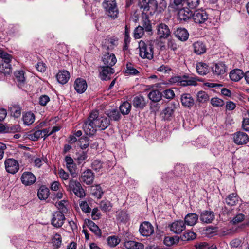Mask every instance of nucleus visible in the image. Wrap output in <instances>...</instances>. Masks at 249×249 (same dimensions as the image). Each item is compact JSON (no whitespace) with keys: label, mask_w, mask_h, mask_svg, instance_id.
Listing matches in <instances>:
<instances>
[{"label":"nucleus","mask_w":249,"mask_h":249,"mask_svg":"<svg viewBox=\"0 0 249 249\" xmlns=\"http://www.w3.org/2000/svg\"><path fill=\"white\" fill-rule=\"evenodd\" d=\"M109 119L99 116L98 111H92L83 124V129L87 135L92 136L97 131V128L105 130L109 125Z\"/></svg>","instance_id":"nucleus-1"},{"label":"nucleus","mask_w":249,"mask_h":249,"mask_svg":"<svg viewBox=\"0 0 249 249\" xmlns=\"http://www.w3.org/2000/svg\"><path fill=\"white\" fill-rule=\"evenodd\" d=\"M62 193L58 192L54 194L53 197V203L59 210L55 213L52 220V224L56 228L61 227L62 225Z\"/></svg>","instance_id":"nucleus-2"},{"label":"nucleus","mask_w":249,"mask_h":249,"mask_svg":"<svg viewBox=\"0 0 249 249\" xmlns=\"http://www.w3.org/2000/svg\"><path fill=\"white\" fill-rule=\"evenodd\" d=\"M139 54L143 59L149 60L153 58V45L148 42L141 40L139 43Z\"/></svg>","instance_id":"nucleus-3"},{"label":"nucleus","mask_w":249,"mask_h":249,"mask_svg":"<svg viewBox=\"0 0 249 249\" xmlns=\"http://www.w3.org/2000/svg\"><path fill=\"white\" fill-rule=\"evenodd\" d=\"M169 83L171 84H177L181 86H196V81L192 77H189L188 75H184L182 76H174L169 80Z\"/></svg>","instance_id":"nucleus-4"},{"label":"nucleus","mask_w":249,"mask_h":249,"mask_svg":"<svg viewBox=\"0 0 249 249\" xmlns=\"http://www.w3.org/2000/svg\"><path fill=\"white\" fill-rule=\"evenodd\" d=\"M102 5L106 14L109 17L113 19L117 18L119 10L115 0H105Z\"/></svg>","instance_id":"nucleus-5"},{"label":"nucleus","mask_w":249,"mask_h":249,"mask_svg":"<svg viewBox=\"0 0 249 249\" xmlns=\"http://www.w3.org/2000/svg\"><path fill=\"white\" fill-rule=\"evenodd\" d=\"M68 190L72 191L78 197L82 198L85 196V193L81 184L78 181L70 180L68 185H66Z\"/></svg>","instance_id":"nucleus-6"},{"label":"nucleus","mask_w":249,"mask_h":249,"mask_svg":"<svg viewBox=\"0 0 249 249\" xmlns=\"http://www.w3.org/2000/svg\"><path fill=\"white\" fill-rule=\"evenodd\" d=\"M157 35L160 39H167L171 35V31L169 27L164 23H160L157 25Z\"/></svg>","instance_id":"nucleus-7"},{"label":"nucleus","mask_w":249,"mask_h":249,"mask_svg":"<svg viewBox=\"0 0 249 249\" xmlns=\"http://www.w3.org/2000/svg\"><path fill=\"white\" fill-rule=\"evenodd\" d=\"M6 171L11 174H15L19 170L18 162L14 159L9 158L6 159L4 162Z\"/></svg>","instance_id":"nucleus-8"},{"label":"nucleus","mask_w":249,"mask_h":249,"mask_svg":"<svg viewBox=\"0 0 249 249\" xmlns=\"http://www.w3.org/2000/svg\"><path fill=\"white\" fill-rule=\"evenodd\" d=\"M176 109V104L171 103L162 110L161 112L162 118L165 121H170L173 118L174 113Z\"/></svg>","instance_id":"nucleus-9"},{"label":"nucleus","mask_w":249,"mask_h":249,"mask_svg":"<svg viewBox=\"0 0 249 249\" xmlns=\"http://www.w3.org/2000/svg\"><path fill=\"white\" fill-rule=\"evenodd\" d=\"M194 21L198 24L204 23L208 18V15L204 10H198L192 14Z\"/></svg>","instance_id":"nucleus-10"},{"label":"nucleus","mask_w":249,"mask_h":249,"mask_svg":"<svg viewBox=\"0 0 249 249\" xmlns=\"http://www.w3.org/2000/svg\"><path fill=\"white\" fill-rule=\"evenodd\" d=\"M199 218L203 223H211L215 219L214 213L210 210H204L200 213Z\"/></svg>","instance_id":"nucleus-11"},{"label":"nucleus","mask_w":249,"mask_h":249,"mask_svg":"<svg viewBox=\"0 0 249 249\" xmlns=\"http://www.w3.org/2000/svg\"><path fill=\"white\" fill-rule=\"evenodd\" d=\"M171 231L175 234H180L185 229V225L182 220H177L169 225Z\"/></svg>","instance_id":"nucleus-12"},{"label":"nucleus","mask_w":249,"mask_h":249,"mask_svg":"<svg viewBox=\"0 0 249 249\" xmlns=\"http://www.w3.org/2000/svg\"><path fill=\"white\" fill-rule=\"evenodd\" d=\"M139 231L143 236H148L154 232L153 226L148 222H144L141 224Z\"/></svg>","instance_id":"nucleus-13"},{"label":"nucleus","mask_w":249,"mask_h":249,"mask_svg":"<svg viewBox=\"0 0 249 249\" xmlns=\"http://www.w3.org/2000/svg\"><path fill=\"white\" fill-rule=\"evenodd\" d=\"M94 175L90 169H87L83 172L80 177V181L87 185L91 184L94 180Z\"/></svg>","instance_id":"nucleus-14"},{"label":"nucleus","mask_w":249,"mask_h":249,"mask_svg":"<svg viewBox=\"0 0 249 249\" xmlns=\"http://www.w3.org/2000/svg\"><path fill=\"white\" fill-rule=\"evenodd\" d=\"M248 141L249 137L245 132L239 131L234 134V142L238 145L246 144Z\"/></svg>","instance_id":"nucleus-15"},{"label":"nucleus","mask_w":249,"mask_h":249,"mask_svg":"<svg viewBox=\"0 0 249 249\" xmlns=\"http://www.w3.org/2000/svg\"><path fill=\"white\" fill-rule=\"evenodd\" d=\"M100 77L103 80H108L110 76L114 73V70L111 66H104L101 67Z\"/></svg>","instance_id":"nucleus-16"},{"label":"nucleus","mask_w":249,"mask_h":249,"mask_svg":"<svg viewBox=\"0 0 249 249\" xmlns=\"http://www.w3.org/2000/svg\"><path fill=\"white\" fill-rule=\"evenodd\" d=\"M21 180L23 184L26 186H28L35 182L36 178L31 172H26L23 173L21 177Z\"/></svg>","instance_id":"nucleus-17"},{"label":"nucleus","mask_w":249,"mask_h":249,"mask_svg":"<svg viewBox=\"0 0 249 249\" xmlns=\"http://www.w3.org/2000/svg\"><path fill=\"white\" fill-rule=\"evenodd\" d=\"M74 87L77 93H83L87 88V84L85 80L78 78L74 82Z\"/></svg>","instance_id":"nucleus-18"},{"label":"nucleus","mask_w":249,"mask_h":249,"mask_svg":"<svg viewBox=\"0 0 249 249\" xmlns=\"http://www.w3.org/2000/svg\"><path fill=\"white\" fill-rule=\"evenodd\" d=\"M181 103L184 107L187 108L192 107L194 105V100L191 94L184 93L181 95Z\"/></svg>","instance_id":"nucleus-19"},{"label":"nucleus","mask_w":249,"mask_h":249,"mask_svg":"<svg viewBox=\"0 0 249 249\" xmlns=\"http://www.w3.org/2000/svg\"><path fill=\"white\" fill-rule=\"evenodd\" d=\"M175 36L180 41H185L189 37V34L184 28H178L174 32Z\"/></svg>","instance_id":"nucleus-20"},{"label":"nucleus","mask_w":249,"mask_h":249,"mask_svg":"<svg viewBox=\"0 0 249 249\" xmlns=\"http://www.w3.org/2000/svg\"><path fill=\"white\" fill-rule=\"evenodd\" d=\"M146 101L144 97L138 95L134 97L132 100V105L134 107L138 109H143L146 105Z\"/></svg>","instance_id":"nucleus-21"},{"label":"nucleus","mask_w":249,"mask_h":249,"mask_svg":"<svg viewBox=\"0 0 249 249\" xmlns=\"http://www.w3.org/2000/svg\"><path fill=\"white\" fill-rule=\"evenodd\" d=\"M212 71L214 75L219 76L223 75L226 72L227 68L225 64L220 62L213 65Z\"/></svg>","instance_id":"nucleus-22"},{"label":"nucleus","mask_w":249,"mask_h":249,"mask_svg":"<svg viewBox=\"0 0 249 249\" xmlns=\"http://www.w3.org/2000/svg\"><path fill=\"white\" fill-rule=\"evenodd\" d=\"M118 44V39L116 37H107L105 39V44L103 46L107 50H111L117 46Z\"/></svg>","instance_id":"nucleus-23"},{"label":"nucleus","mask_w":249,"mask_h":249,"mask_svg":"<svg viewBox=\"0 0 249 249\" xmlns=\"http://www.w3.org/2000/svg\"><path fill=\"white\" fill-rule=\"evenodd\" d=\"M65 160L66 163V166L72 177L76 176V165L73 161V159L68 156H66Z\"/></svg>","instance_id":"nucleus-24"},{"label":"nucleus","mask_w":249,"mask_h":249,"mask_svg":"<svg viewBox=\"0 0 249 249\" xmlns=\"http://www.w3.org/2000/svg\"><path fill=\"white\" fill-rule=\"evenodd\" d=\"M15 80L17 83L18 86L21 88L25 84V78L24 72L21 71H17L14 72Z\"/></svg>","instance_id":"nucleus-25"},{"label":"nucleus","mask_w":249,"mask_h":249,"mask_svg":"<svg viewBox=\"0 0 249 249\" xmlns=\"http://www.w3.org/2000/svg\"><path fill=\"white\" fill-rule=\"evenodd\" d=\"M194 52L198 55L204 53L207 50L205 44L202 41H196L193 43Z\"/></svg>","instance_id":"nucleus-26"},{"label":"nucleus","mask_w":249,"mask_h":249,"mask_svg":"<svg viewBox=\"0 0 249 249\" xmlns=\"http://www.w3.org/2000/svg\"><path fill=\"white\" fill-rule=\"evenodd\" d=\"M192 12L188 8H183L179 10L178 12V18L180 20L186 21L192 17Z\"/></svg>","instance_id":"nucleus-27"},{"label":"nucleus","mask_w":249,"mask_h":249,"mask_svg":"<svg viewBox=\"0 0 249 249\" xmlns=\"http://www.w3.org/2000/svg\"><path fill=\"white\" fill-rule=\"evenodd\" d=\"M198 215L195 213L187 214L184 217V223L188 226H194L198 220Z\"/></svg>","instance_id":"nucleus-28"},{"label":"nucleus","mask_w":249,"mask_h":249,"mask_svg":"<svg viewBox=\"0 0 249 249\" xmlns=\"http://www.w3.org/2000/svg\"><path fill=\"white\" fill-rule=\"evenodd\" d=\"M103 61L105 65L112 67L116 63L117 59L114 54L107 53L104 55Z\"/></svg>","instance_id":"nucleus-29"},{"label":"nucleus","mask_w":249,"mask_h":249,"mask_svg":"<svg viewBox=\"0 0 249 249\" xmlns=\"http://www.w3.org/2000/svg\"><path fill=\"white\" fill-rule=\"evenodd\" d=\"M245 75L243 71L240 69H236L232 70L230 73V77L232 81H238Z\"/></svg>","instance_id":"nucleus-30"},{"label":"nucleus","mask_w":249,"mask_h":249,"mask_svg":"<svg viewBox=\"0 0 249 249\" xmlns=\"http://www.w3.org/2000/svg\"><path fill=\"white\" fill-rule=\"evenodd\" d=\"M162 96V93L158 89L152 90L148 94V98L153 102H159Z\"/></svg>","instance_id":"nucleus-31"},{"label":"nucleus","mask_w":249,"mask_h":249,"mask_svg":"<svg viewBox=\"0 0 249 249\" xmlns=\"http://www.w3.org/2000/svg\"><path fill=\"white\" fill-rule=\"evenodd\" d=\"M196 71L201 75H205L209 71L208 65L203 62H198L196 66Z\"/></svg>","instance_id":"nucleus-32"},{"label":"nucleus","mask_w":249,"mask_h":249,"mask_svg":"<svg viewBox=\"0 0 249 249\" xmlns=\"http://www.w3.org/2000/svg\"><path fill=\"white\" fill-rule=\"evenodd\" d=\"M239 201V198L236 193H232L229 195L225 199V202L228 205L234 206Z\"/></svg>","instance_id":"nucleus-33"},{"label":"nucleus","mask_w":249,"mask_h":249,"mask_svg":"<svg viewBox=\"0 0 249 249\" xmlns=\"http://www.w3.org/2000/svg\"><path fill=\"white\" fill-rule=\"evenodd\" d=\"M86 224L90 230L94 232L97 236L99 237L101 236V231L98 226L95 224V223H94L92 221L89 219L86 222Z\"/></svg>","instance_id":"nucleus-34"},{"label":"nucleus","mask_w":249,"mask_h":249,"mask_svg":"<svg viewBox=\"0 0 249 249\" xmlns=\"http://www.w3.org/2000/svg\"><path fill=\"white\" fill-rule=\"evenodd\" d=\"M10 62H1L0 65V72L4 75L9 74L12 72V67Z\"/></svg>","instance_id":"nucleus-35"},{"label":"nucleus","mask_w":249,"mask_h":249,"mask_svg":"<svg viewBox=\"0 0 249 249\" xmlns=\"http://www.w3.org/2000/svg\"><path fill=\"white\" fill-rule=\"evenodd\" d=\"M22 119L24 124L29 125L34 122L35 116L31 112H27L23 115Z\"/></svg>","instance_id":"nucleus-36"},{"label":"nucleus","mask_w":249,"mask_h":249,"mask_svg":"<svg viewBox=\"0 0 249 249\" xmlns=\"http://www.w3.org/2000/svg\"><path fill=\"white\" fill-rule=\"evenodd\" d=\"M10 115L15 118H18L21 113V107L18 105H11L9 107Z\"/></svg>","instance_id":"nucleus-37"},{"label":"nucleus","mask_w":249,"mask_h":249,"mask_svg":"<svg viewBox=\"0 0 249 249\" xmlns=\"http://www.w3.org/2000/svg\"><path fill=\"white\" fill-rule=\"evenodd\" d=\"M49 129H43L42 130H37L35 131L34 133V141L37 140L38 139L41 138H46L49 136Z\"/></svg>","instance_id":"nucleus-38"},{"label":"nucleus","mask_w":249,"mask_h":249,"mask_svg":"<svg viewBox=\"0 0 249 249\" xmlns=\"http://www.w3.org/2000/svg\"><path fill=\"white\" fill-rule=\"evenodd\" d=\"M49 195V190L44 186H42L38 189L37 196L41 200L46 199Z\"/></svg>","instance_id":"nucleus-39"},{"label":"nucleus","mask_w":249,"mask_h":249,"mask_svg":"<svg viewBox=\"0 0 249 249\" xmlns=\"http://www.w3.org/2000/svg\"><path fill=\"white\" fill-rule=\"evenodd\" d=\"M125 72L132 75H137L139 73V71L134 68L133 64L130 63H127Z\"/></svg>","instance_id":"nucleus-40"},{"label":"nucleus","mask_w":249,"mask_h":249,"mask_svg":"<svg viewBox=\"0 0 249 249\" xmlns=\"http://www.w3.org/2000/svg\"><path fill=\"white\" fill-rule=\"evenodd\" d=\"M131 108V105L128 102H124L120 106V110L121 112L124 115L128 114Z\"/></svg>","instance_id":"nucleus-41"},{"label":"nucleus","mask_w":249,"mask_h":249,"mask_svg":"<svg viewBox=\"0 0 249 249\" xmlns=\"http://www.w3.org/2000/svg\"><path fill=\"white\" fill-rule=\"evenodd\" d=\"M209 99V95L204 91H200L197 93V101L200 103H205Z\"/></svg>","instance_id":"nucleus-42"},{"label":"nucleus","mask_w":249,"mask_h":249,"mask_svg":"<svg viewBox=\"0 0 249 249\" xmlns=\"http://www.w3.org/2000/svg\"><path fill=\"white\" fill-rule=\"evenodd\" d=\"M107 115L110 120L114 121H118L121 118V115L119 112L115 109H113L108 112Z\"/></svg>","instance_id":"nucleus-43"},{"label":"nucleus","mask_w":249,"mask_h":249,"mask_svg":"<svg viewBox=\"0 0 249 249\" xmlns=\"http://www.w3.org/2000/svg\"><path fill=\"white\" fill-rule=\"evenodd\" d=\"M196 238V234L191 231H186L181 236V239L184 241L192 240Z\"/></svg>","instance_id":"nucleus-44"},{"label":"nucleus","mask_w":249,"mask_h":249,"mask_svg":"<svg viewBox=\"0 0 249 249\" xmlns=\"http://www.w3.org/2000/svg\"><path fill=\"white\" fill-rule=\"evenodd\" d=\"M91 167L96 172L101 171L103 168V163L98 160H95L92 162Z\"/></svg>","instance_id":"nucleus-45"},{"label":"nucleus","mask_w":249,"mask_h":249,"mask_svg":"<svg viewBox=\"0 0 249 249\" xmlns=\"http://www.w3.org/2000/svg\"><path fill=\"white\" fill-rule=\"evenodd\" d=\"M108 245L112 247H115L120 243V239L116 236H109L107 239Z\"/></svg>","instance_id":"nucleus-46"},{"label":"nucleus","mask_w":249,"mask_h":249,"mask_svg":"<svg viewBox=\"0 0 249 249\" xmlns=\"http://www.w3.org/2000/svg\"><path fill=\"white\" fill-rule=\"evenodd\" d=\"M0 58L2 59V62H11L12 57L7 52L0 49Z\"/></svg>","instance_id":"nucleus-47"},{"label":"nucleus","mask_w":249,"mask_h":249,"mask_svg":"<svg viewBox=\"0 0 249 249\" xmlns=\"http://www.w3.org/2000/svg\"><path fill=\"white\" fill-rule=\"evenodd\" d=\"M111 207V204L109 201L102 200L100 203V208L105 212L109 211Z\"/></svg>","instance_id":"nucleus-48"},{"label":"nucleus","mask_w":249,"mask_h":249,"mask_svg":"<svg viewBox=\"0 0 249 249\" xmlns=\"http://www.w3.org/2000/svg\"><path fill=\"white\" fill-rule=\"evenodd\" d=\"M144 34L143 28L139 26L136 27L134 32V37L135 38H140L142 37Z\"/></svg>","instance_id":"nucleus-49"},{"label":"nucleus","mask_w":249,"mask_h":249,"mask_svg":"<svg viewBox=\"0 0 249 249\" xmlns=\"http://www.w3.org/2000/svg\"><path fill=\"white\" fill-rule=\"evenodd\" d=\"M143 30H144L146 32H151L152 31V26L150 20L147 19H144L142 23Z\"/></svg>","instance_id":"nucleus-50"},{"label":"nucleus","mask_w":249,"mask_h":249,"mask_svg":"<svg viewBox=\"0 0 249 249\" xmlns=\"http://www.w3.org/2000/svg\"><path fill=\"white\" fill-rule=\"evenodd\" d=\"M211 103L213 106L222 107L224 105V101L218 98H213L211 100Z\"/></svg>","instance_id":"nucleus-51"},{"label":"nucleus","mask_w":249,"mask_h":249,"mask_svg":"<svg viewBox=\"0 0 249 249\" xmlns=\"http://www.w3.org/2000/svg\"><path fill=\"white\" fill-rule=\"evenodd\" d=\"M245 217V215L242 213L236 214V216L233 218L232 221L234 224H236L243 221Z\"/></svg>","instance_id":"nucleus-52"},{"label":"nucleus","mask_w":249,"mask_h":249,"mask_svg":"<svg viewBox=\"0 0 249 249\" xmlns=\"http://www.w3.org/2000/svg\"><path fill=\"white\" fill-rule=\"evenodd\" d=\"M158 3L155 0H150L148 7L145 12H147L150 10L156 11L157 9Z\"/></svg>","instance_id":"nucleus-53"},{"label":"nucleus","mask_w":249,"mask_h":249,"mask_svg":"<svg viewBox=\"0 0 249 249\" xmlns=\"http://www.w3.org/2000/svg\"><path fill=\"white\" fill-rule=\"evenodd\" d=\"M52 242L53 246L56 248H58L60 246L61 244V237L59 234H55L52 239Z\"/></svg>","instance_id":"nucleus-54"},{"label":"nucleus","mask_w":249,"mask_h":249,"mask_svg":"<svg viewBox=\"0 0 249 249\" xmlns=\"http://www.w3.org/2000/svg\"><path fill=\"white\" fill-rule=\"evenodd\" d=\"M199 0H186V3L189 8L194 9L198 6Z\"/></svg>","instance_id":"nucleus-55"},{"label":"nucleus","mask_w":249,"mask_h":249,"mask_svg":"<svg viewBox=\"0 0 249 249\" xmlns=\"http://www.w3.org/2000/svg\"><path fill=\"white\" fill-rule=\"evenodd\" d=\"M80 207L82 210L86 213H89L91 211V208L89 206L88 203L86 201H82L80 203Z\"/></svg>","instance_id":"nucleus-56"},{"label":"nucleus","mask_w":249,"mask_h":249,"mask_svg":"<svg viewBox=\"0 0 249 249\" xmlns=\"http://www.w3.org/2000/svg\"><path fill=\"white\" fill-rule=\"evenodd\" d=\"M163 93V96L168 99H173L175 97L174 92L172 89H166L164 91Z\"/></svg>","instance_id":"nucleus-57"},{"label":"nucleus","mask_w":249,"mask_h":249,"mask_svg":"<svg viewBox=\"0 0 249 249\" xmlns=\"http://www.w3.org/2000/svg\"><path fill=\"white\" fill-rule=\"evenodd\" d=\"M50 101L49 97L46 95L41 96L39 99V103L42 106H45Z\"/></svg>","instance_id":"nucleus-58"},{"label":"nucleus","mask_w":249,"mask_h":249,"mask_svg":"<svg viewBox=\"0 0 249 249\" xmlns=\"http://www.w3.org/2000/svg\"><path fill=\"white\" fill-rule=\"evenodd\" d=\"M149 1L150 0H139V5L140 8L143 9L144 11H146Z\"/></svg>","instance_id":"nucleus-59"},{"label":"nucleus","mask_w":249,"mask_h":249,"mask_svg":"<svg viewBox=\"0 0 249 249\" xmlns=\"http://www.w3.org/2000/svg\"><path fill=\"white\" fill-rule=\"evenodd\" d=\"M167 3L165 0H162L159 3H158L157 9L156 10L159 12H161L166 9Z\"/></svg>","instance_id":"nucleus-60"},{"label":"nucleus","mask_w":249,"mask_h":249,"mask_svg":"<svg viewBox=\"0 0 249 249\" xmlns=\"http://www.w3.org/2000/svg\"><path fill=\"white\" fill-rule=\"evenodd\" d=\"M87 155L85 152H82V153H79L76 158V160L78 163L81 164L84 160H85L87 159Z\"/></svg>","instance_id":"nucleus-61"},{"label":"nucleus","mask_w":249,"mask_h":249,"mask_svg":"<svg viewBox=\"0 0 249 249\" xmlns=\"http://www.w3.org/2000/svg\"><path fill=\"white\" fill-rule=\"evenodd\" d=\"M164 244L168 246L172 245L176 243V241L173 237H166L164 240Z\"/></svg>","instance_id":"nucleus-62"},{"label":"nucleus","mask_w":249,"mask_h":249,"mask_svg":"<svg viewBox=\"0 0 249 249\" xmlns=\"http://www.w3.org/2000/svg\"><path fill=\"white\" fill-rule=\"evenodd\" d=\"M100 213L98 208H94L92 211V218L93 220H97L100 218Z\"/></svg>","instance_id":"nucleus-63"},{"label":"nucleus","mask_w":249,"mask_h":249,"mask_svg":"<svg viewBox=\"0 0 249 249\" xmlns=\"http://www.w3.org/2000/svg\"><path fill=\"white\" fill-rule=\"evenodd\" d=\"M242 127L245 131H249V118H245L242 122Z\"/></svg>","instance_id":"nucleus-64"}]
</instances>
